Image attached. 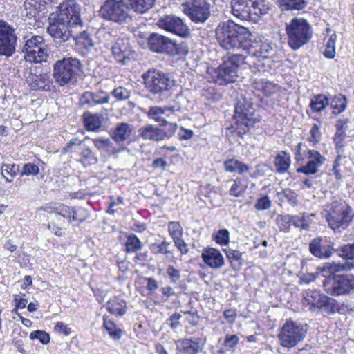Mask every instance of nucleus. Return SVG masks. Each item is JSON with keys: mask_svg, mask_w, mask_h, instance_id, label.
<instances>
[{"mask_svg": "<svg viewBox=\"0 0 354 354\" xmlns=\"http://www.w3.org/2000/svg\"><path fill=\"white\" fill-rule=\"evenodd\" d=\"M249 30L239 26L231 20L221 22L216 29V39L223 49L235 51L239 49L246 50L250 46Z\"/></svg>", "mask_w": 354, "mask_h": 354, "instance_id": "1", "label": "nucleus"}, {"mask_svg": "<svg viewBox=\"0 0 354 354\" xmlns=\"http://www.w3.org/2000/svg\"><path fill=\"white\" fill-rule=\"evenodd\" d=\"M287 44L293 50H297L309 43L313 35V29L304 18L294 17L285 24Z\"/></svg>", "mask_w": 354, "mask_h": 354, "instance_id": "2", "label": "nucleus"}, {"mask_svg": "<svg viewBox=\"0 0 354 354\" xmlns=\"http://www.w3.org/2000/svg\"><path fill=\"white\" fill-rule=\"evenodd\" d=\"M324 216L330 228L339 232L349 225L354 218V213L345 201L339 200L326 205Z\"/></svg>", "mask_w": 354, "mask_h": 354, "instance_id": "3", "label": "nucleus"}, {"mask_svg": "<svg viewBox=\"0 0 354 354\" xmlns=\"http://www.w3.org/2000/svg\"><path fill=\"white\" fill-rule=\"evenodd\" d=\"M24 55L19 60V56L12 60V64L17 68L26 66L27 62L41 63L46 62L48 56V49L41 36L35 35L28 39L22 48Z\"/></svg>", "mask_w": 354, "mask_h": 354, "instance_id": "4", "label": "nucleus"}, {"mask_svg": "<svg viewBox=\"0 0 354 354\" xmlns=\"http://www.w3.org/2000/svg\"><path fill=\"white\" fill-rule=\"evenodd\" d=\"M246 57L239 53H228L222 57V63L214 68V82L219 85L235 82L239 77V70L246 63Z\"/></svg>", "mask_w": 354, "mask_h": 354, "instance_id": "5", "label": "nucleus"}, {"mask_svg": "<svg viewBox=\"0 0 354 354\" xmlns=\"http://www.w3.org/2000/svg\"><path fill=\"white\" fill-rule=\"evenodd\" d=\"M83 65L76 57H64L53 64V78L59 86L74 84L82 71Z\"/></svg>", "mask_w": 354, "mask_h": 354, "instance_id": "6", "label": "nucleus"}, {"mask_svg": "<svg viewBox=\"0 0 354 354\" xmlns=\"http://www.w3.org/2000/svg\"><path fill=\"white\" fill-rule=\"evenodd\" d=\"M235 124L232 125L236 134L241 137L247 133L254 124L260 120L252 102L246 98L239 100L234 110Z\"/></svg>", "mask_w": 354, "mask_h": 354, "instance_id": "7", "label": "nucleus"}, {"mask_svg": "<svg viewBox=\"0 0 354 354\" xmlns=\"http://www.w3.org/2000/svg\"><path fill=\"white\" fill-rule=\"evenodd\" d=\"M145 88L153 95H160L174 86V80L169 74L151 68L142 74Z\"/></svg>", "mask_w": 354, "mask_h": 354, "instance_id": "8", "label": "nucleus"}, {"mask_svg": "<svg viewBox=\"0 0 354 354\" xmlns=\"http://www.w3.org/2000/svg\"><path fill=\"white\" fill-rule=\"evenodd\" d=\"M97 13L101 19L118 25L127 24L131 19L123 0H105Z\"/></svg>", "mask_w": 354, "mask_h": 354, "instance_id": "9", "label": "nucleus"}, {"mask_svg": "<svg viewBox=\"0 0 354 354\" xmlns=\"http://www.w3.org/2000/svg\"><path fill=\"white\" fill-rule=\"evenodd\" d=\"M307 331V324L289 319L281 328L278 338L283 347L291 348L304 339Z\"/></svg>", "mask_w": 354, "mask_h": 354, "instance_id": "10", "label": "nucleus"}, {"mask_svg": "<svg viewBox=\"0 0 354 354\" xmlns=\"http://www.w3.org/2000/svg\"><path fill=\"white\" fill-rule=\"evenodd\" d=\"M324 291L333 297L346 295L354 292V275L330 274L322 281Z\"/></svg>", "mask_w": 354, "mask_h": 354, "instance_id": "11", "label": "nucleus"}, {"mask_svg": "<svg viewBox=\"0 0 354 354\" xmlns=\"http://www.w3.org/2000/svg\"><path fill=\"white\" fill-rule=\"evenodd\" d=\"M303 304L309 307V310L315 311L324 309L328 313H334L337 309V302L333 298L329 297L320 291L308 289L303 293Z\"/></svg>", "mask_w": 354, "mask_h": 354, "instance_id": "12", "label": "nucleus"}, {"mask_svg": "<svg viewBox=\"0 0 354 354\" xmlns=\"http://www.w3.org/2000/svg\"><path fill=\"white\" fill-rule=\"evenodd\" d=\"M80 12L78 3L74 0H66L59 4L57 12L53 15L75 30L83 25Z\"/></svg>", "mask_w": 354, "mask_h": 354, "instance_id": "13", "label": "nucleus"}, {"mask_svg": "<svg viewBox=\"0 0 354 354\" xmlns=\"http://www.w3.org/2000/svg\"><path fill=\"white\" fill-rule=\"evenodd\" d=\"M48 21L47 32L55 44L61 45L66 42L71 43L75 30L53 14L49 17Z\"/></svg>", "mask_w": 354, "mask_h": 354, "instance_id": "14", "label": "nucleus"}, {"mask_svg": "<svg viewBox=\"0 0 354 354\" xmlns=\"http://www.w3.org/2000/svg\"><path fill=\"white\" fill-rule=\"evenodd\" d=\"M183 12L195 23H205L210 16L207 0H186L182 3Z\"/></svg>", "mask_w": 354, "mask_h": 354, "instance_id": "15", "label": "nucleus"}, {"mask_svg": "<svg viewBox=\"0 0 354 354\" xmlns=\"http://www.w3.org/2000/svg\"><path fill=\"white\" fill-rule=\"evenodd\" d=\"M147 46L150 50L157 53L177 55L179 45L175 40L156 32L150 33L147 37Z\"/></svg>", "mask_w": 354, "mask_h": 354, "instance_id": "16", "label": "nucleus"}, {"mask_svg": "<svg viewBox=\"0 0 354 354\" xmlns=\"http://www.w3.org/2000/svg\"><path fill=\"white\" fill-rule=\"evenodd\" d=\"M15 28L0 20V55L11 57L15 52L17 37Z\"/></svg>", "mask_w": 354, "mask_h": 354, "instance_id": "17", "label": "nucleus"}, {"mask_svg": "<svg viewBox=\"0 0 354 354\" xmlns=\"http://www.w3.org/2000/svg\"><path fill=\"white\" fill-rule=\"evenodd\" d=\"M158 26L179 37L187 38L191 35V30L183 20L175 15H166L158 21Z\"/></svg>", "mask_w": 354, "mask_h": 354, "instance_id": "18", "label": "nucleus"}, {"mask_svg": "<svg viewBox=\"0 0 354 354\" xmlns=\"http://www.w3.org/2000/svg\"><path fill=\"white\" fill-rule=\"evenodd\" d=\"M335 250L333 242L327 236L315 237L309 243L310 252L319 259L329 258Z\"/></svg>", "mask_w": 354, "mask_h": 354, "instance_id": "19", "label": "nucleus"}, {"mask_svg": "<svg viewBox=\"0 0 354 354\" xmlns=\"http://www.w3.org/2000/svg\"><path fill=\"white\" fill-rule=\"evenodd\" d=\"M110 48L115 61L122 65L127 64L134 54L129 41L123 38L116 39Z\"/></svg>", "mask_w": 354, "mask_h": 354, "instance_id": "20", "label": "nucleus"}, {"mask_svg": "<svg viewBox=\"0 0 354 354\" xmlns=\"http://www.w3.org/2000/svg\"><path fill=\"white\" fill-rule=\"evenodd\" d=\"M253 0H232V13L241 20L252 21Z\"/></svg>", "mask_w": 354, "mask_h": 354, "instance_id": "21", "label": "nucleus"}, {"mask_svg": "<svg viewBox=\"0 0 354 354\" xmlns=\"http://www.w3.org/2000/svg\"><path fill=\"white\" fill-rule=\"evenodd\" d=\"M26 80L32 89L46 90L49 87L50 77L46 73L38 74L37 68H29V71L25 73Z\"/></svg>", "mask_w": 354, "mask_h": 354, "instance_id": "22", "label": "nucleus"}, {"mask_svg": "<svg viewBox=\"0 0 354 354\" xmlns=\"http://www.w3.org/2000/svg\"><path fill=\"white\" fill-rule=\"evenodd\" d=\"M109 98V95L104 91H98L97 92L86 91L82 94L80 98V104L91 108L96 105L108 103Z\"/></svg>", "mask_w": 354, "mask_h": 354, "instance_id": "23", "label": "nucleus"}, {"mask_svg": "<svg viewBox=\"0 0 354 354\" xmlns=\"http://www.w3.org/2000/svg\"><path fill=\"white\" fill-rule=\"evenodd\" d=\"M201 257L203 261L211 268L219 269L225 264L222 254L218 250L214 248H204Z\"/></svg>", "mask_w": 354, "mask_h": 354, "instance_id": "24", "label": "nucleus"}, {"mask_svg": "<svg viewBox=\"0 0 354 354\" xmlns=\"http://www.w3.org/2000/svg\"><path fill=\"white\" fill-rule=\"evenodd\" d=\"M246 50L252 57L258 59L257 62H254L255 67L259 70L264 69L265 62H262L260 59H262L263 61L268 60L269 53L272 50V46L266 43L261 45L259 48H255L250 44Z\"/></svg>", "mask_w": 354, "mask_h": 354, "instance_id": "25", "label": "nucleus"}, {"mask_svg": "<svg viewBox=\"0 0 354 354\" xmlns=\"http://www.w3.org/2000/svg\"><path fill=\"white\" fill-rule=\"evenodd\" d=\"M138 136L144 140L160 142L164 140V129L152 124H146L138 130Z\"/></svg>", "mask_w": 354, "mask_h": 354, "instance_id": "26", "label": "nucleus"}, {"mask_svg": "<svg viewBox=\"0 0 354 354\" xmlns=\"http://www.w3.org/2000/svg\"><path fill=\"white\" fill-rule=\"evenodd\" d=\"M132 133L131 127L126 122H119L111 129V137L117 144H123Z\"/></svg>", "mask_w": 354, "mask_h": 354, "instance_id": "27", "label": "nucleus"}, {"mask_svg": "<svg viewBox=\"0 0 354 354\" xmlns=\"http://www.w3.org/2000/svg\"><path fill=\"white\" fill-rule=\"evenodd\" d=\"M95 147L101 153L115 154L122 151V149L116 147L110 138H95L92 140Z\"/></svg>", "mask_w": 354, "mask_h": 354, "instance_id": "28", "label": "nucleus"}, {"mask_svg": "<svg viewBox=\"0 0 354 354\" xmlns=\"http://www.w3.org/2000/svg\"><path fill=\"white\" fill-rule=\"evenodd\" d=\"M46 1L45 0H26L24 6L26 15L29 18H36L39 12L46 9Z\"/></svg>", "mask_w": 354, "mask_h": 354, "instance_id": "29", "label": "nucleus"}, {"mask_svg": "<svg viewBox=\"0 0 354 354\" xmlns=\"http://www.w3.org/2000/svg\"><path fill=\"white\" fill-rule=\"evenodd\" d=\"M127 309L126 301L119 297H114L106 303V310L112 315L122 316L125 314Z\"/></svg>", "mask_w": 354, "mask_h": 354, "instance_id": "30", "label": "nucleus"}, {"mask_svg": "<svg viewBox=\"0 0 354 354\" xmlns=\"http://www.w3.org/2000/svg\"><path fill=\"white\" fill-rule=\"evenodd\" d=\"M252 21L257 22L261 16L265 15L271 8V3L268 0H253Z\"/></svg>", "mask_w": 354, "mask_h": 354, "instance_id": "31", "label": "nucleus"}, {"mask_svg": "<svg viewBox=\"0 0 354 354\" xmlns=\"http://www.w3.org/2000/svg\"><path fill=\"white\" fill-rule=\"evenodd\" d=\"M78 161L84 166L87 167L97 164L98 159L95 152H93L90 147L85 145L82 146V149H79Z\"/></svg>", "mask_w": 354, "mask_h": 354, "instance_id": "32", "label": "nucleus"}, {"mask_svg": "<svg viewBox=\"0 0 354 354\" xmlns=\"http://www.w3.org/2000/svg\"><path fill=\"white\" fill-rule=\"evenodd\" d=\"M156 0H128L129 7L135 12L143 14L152 8Z\"/></svg>", "mask_w": 354, "mask_h": 354, "instance_id": "33", "label": "nucleus"}, {"mask_svg": "<svg viewBox=\"0 0 354 354\" xmlns=\"http://www.w3.org/2000/svg\"><path fill=\"white\" fill-rule=\"evenodd\" d=\"M71 41L75 42L76 44L84 46L88 50H90L95 46V42L93 39H92L91 35L86 30L79 33L76 32L75 30Z\"/></svg>", "mask_w": 354, "mask_h": 354, "instance_id": "34", "label": "nucleus"}, {"mask_svg": "<svg viewBox=\"0 0 354 354\" xmlns=\"http://www.w3.org/2000/svg\"><path fill=\"white\" fill-rule=\"evenodd\" d=\"M224 169L228 172H238L243 175L247 173L250 167L248 165L236 159H228L224 162Z\"/></svg>", "mask_w": 354, "mask_h": 354, "instance_id": "35", "label": "nucleus"}, {"mask_svg": "<svg viewBox=\"0 0 354 354\" xmlns=\"http://www.w3.org/2000/svg\"><path fill=\"white\" fill-rule=\"evenodd\" d=\"M276 171L279 174L286 173L290 165V155L284 151L279 153L274 159Z\"/></svg>", "mask_w": 354, "mask_h": 354, "instance_id": "36", "label": "nucleus"}, {"mask_svg": "<svg viewBox=\"0 0 354 354\" xmlns=\"http://www.w3.org/2000/svg\"><path fill=\"white\" fill-rule=\"evenodd\" d=\"M83 118L84 126L88 131H97L102 126V117L98 114L84 113Z\"/></svg>", "mask_w": 354, "mask_h": 354, "instance_id": "37", "label": "nucleus"}, {"mask_svg": "<svg viewBox=\"0 0 354 354\" xmlns=\"http://www.w3.org/2000/svg\"><path fill=\"white\" fill-rule=\"evenodd\" d=\"M226 257L228 259L231 267L234 270H238L242 266V253L239 250L233 249L224 250Z\"/></svg>", "mask_w": 354, "mask_h": 354, "instance_id": "38", "label": "nucleus"}, {"mask_svg": "<svg viewBox=\"0 0 354 354\" xmlns=\"http://www.w3.org/2000/svg\"><path fill=\"white\" fill-rule=\"evenodd\" d=\"M124 246L126 252L137 253L142 248L143 245L136 235L131 234L127 236Z\"/></svg>", "mask_w": 354, "mask_h": 354, "instance_id": "39", "label": "nucleus"}, {"mask_svg": "<svg viewBox=\"0 0 354 354\" xmlns=\"http://www.w3.org/2000/svg\"><path fill=\"white\" fill-rule=\"evenodd\" d=\"M20 166L16 164L3 163L1 167V175L5 178L6 183H11L13 178L19 172Z\"/></svg>", "mask_w": 354, "mask_h": 354, "instance_id": "40", "label": "nucleus"}, {"mask_svg": "<svg viewBox=\"0 0 354 354\" xmlns=\"http://www.w3.org/2000/svg\"><path fill=\"white\" fill-rule=\"evenodd\" d=\"M89 217L87 210L82 207H72L70 223L77 225Z\"/></svg>", "mask_w": 354, "mask_h": 354, "instance_id": "41", "label": "nucleus"}, {"mask_svg": "<svg viewBox=\"0 0 354 354\" xmlns=\"http://www.w3.org/2000/svg\"><path fill=\"white\" fill-rule=\"evenodd\" d=\"M103 326L109 333L110 337L114 340H120L122 337V330L118 328L114 322L109 319L106 316L103 317Z\"/></svg>", "mask_w": 354, "mask_h": 354, "instance_id": "42", "label": "nucleus"}, {"mask_svg": "<svg viewBox=\"0 0 354 354\" xmlns=\"http://www.w3.org/2000/svg\"><path fill=\"white\" fill-rule=\"evenodd\" d=\"M180 344L182 350L187 354H196L200 350L198 339H183Z\"/></svg>", "mask_w": 354, "mask_h": 354, "instance_id": "43", "label": "nucleus"}, {"mask_svg": "<svg viewBox=\"0 0 354 354\" xmlns=\"http://www.w3.org/2000/svg\"><path fill=\"white\" fill-rule=\"evenodd\" d=\"M329 104L328 99L324 95L319 94L315 95L310 100V106L314 112H321L327 105Z\"/></svg>", "mask_w": 354, "mask_h": 354, "instance_id": "44", "label": "nucleus"}, {"mask_svg": "<svg viewBox=\"0 0 354 354\" xmlns=\"http://www.w3.org/2000/svg\"><path fill=\"white\" fill-rule=\"evenodd\" d=\"M171 243L162 241L160 243H153L149 246L151 252L156 255L164 254L168 255L172 253V250H170Z\"/></svg>", "mask_w": 354, "mask_h": 354, "instance_id": "45", "label": "nucleus"}, {"mask_svg": "<svg viewBox=\"0 0 354 354\" xmlns=\"http://www.w3.org/2000/svg\"><path fill=\"white\" fill-rule=\"evenodd\" d=\"M247 187V183H243L241 178H236L233 180V184L229 190V194L234 197H240L243 195Z\"/></svg>", "mask_w": 354, "mask_h": 354, "instance_id": "46", "label": "nucleus"}, {"mask_svg": "<svg viewBox=\"0 0 354 354\" xmlns=\"http://www.w3.org/2000/svg\"><path fill=\"white\" fill-rule=\"evenodd\" d=\"M346 99L342 94L335 95L330 101V106L334 110V114H339L344 111L346 107Z\"/></svg>", "mask_w": 354, "mask_h": 354, "instance_id": "47", "label": "nucleus"}, {"mask_svg": "<svg viewBox=\"0 0 354 354\" xmlns=\"http://www.w3.org/2000/svg\"><path fill=\"white\" fill-rule=\"evenodd\" d=\"M282 10H301L306 5V0H279Z\"/></svg>", "mask_w": 354, "mask_h": 354, "instance_id": "48", "label": "nucleus"}, {"mask_svg": "<svg viewBox=\"0 0 354 354\" xmlns=\"http://www.w3.org/2000/svg\"><path fill=\"white\" fill-rule=\"evenodd\" d=\"M308 218L309 216L306 213H301L298 215L290 216L291 225H293L296 227L308 230L309 229Z\"/></svg>", "mask_w": 354, "mask_h": 354, "instance_id": "49", "label": "nucleus"}, {"mask_svg": "<svg viewBox=\"0 0 354 354\" xmlns=\"http://www.w3.org/2000/svg\"><path fill=\"white\" fill-rule=\"evenodd\" d=\"M164 110L162 108L153 106L149 109L148 111L149 118L154 120L156 122L159 123L160 126H166L167 121L162 116L164 113Z\"/></svg>", "mask_w": 354, "mask_h": 354, "instance_id": "50", "label": "nucleus"}, {"mask_svg": "<svg viewBox=\"0 0 354 354\" xmlns=\"http://www.w3.org/2000/svg\"><path fill=\"white\" fill-rule=\"evenodd\" d=\"M337 35L334 32L329 36L326 44V48L324 55L326 57L332 59L335 56V42Z\"/></svg>", "mask_w": 354, "mask_h": 354, "instance_id": "51", "label": "nucleus"}, {"mask_svg": "<svg viewBox=\"0 0 354 354\" xmlns=\"http://www.w3.org/2000/svg\"><path fill=\"white\" fill-rule=\"evenodd\" d=\"M111 95L118 101H123L129 98L131 91L124 86L115 87L111 93Z\"/></svg>", "mask_w": 354, "mask_h": 354, "instance_id": "52", "label": "nucleus"}, {"mask_svg": "<svg viewBox=\"0 0 354 354\" xmlns=\"http://www.w3.org/2000/svg\"><path fill=\"white\" fill-rule=\"evenodd\" d=\"M346 137V133L339 131L336 130V132L335 133L333 141L335 146V149L337 153H344V142Z\"/></svg>", "mask_w": 354, "mask_h": 354, "instance_id": "53", "label": "nucleus"}, {"mask_svg": "<svg viewBox=\"0 0 354 354\" xmlns=\"http://www.w3.org/2000/svg\"><path fill=\"white\" fill-rule=\"evenodd\" d=\"M276 223L280 231L288 232L291 225L290 216L286 215H278L276 218Z\"/></svg>", "mask_w": 354, "mask_h": 354, "instance_id": "54", "label": "nucleus"}, {"mask_svg": "<svg viewBox=\"0 0 354 354\" xmlns=\"http://www.w3.org/2000/svg\"><path fill=\"white\" fill-rule=\"evenodd\" d=\"M346 159V156L344 153H337V156L333 162V171L335 178L338 180L342 178V171L340 166L342 165V162Z\"/></svg>", "mask_w": 354, "mask_h": 354, "instance_id": "55", "label": "nucleus"}, {"mask_svg": "<svg viewBox=\"0 0 354 354\" xmlns=\"http://www.w3.org/2000/svg\"><path fill=\"white\" fill-rule=\"evenodd\" d=\"M306 158L310 162L316 164L318 167L322 166L326 158L320 154L319 152L315 150H308Z\"/></svg>", "mask_w": 354, "mask_h": 354, "instance_id": "56", "label": "nucleus"}, {"mask_svg": "<svg viewBox=\"0 0 354 354\" xmlns=\"http://www.w3.org/2000/svg\"><path fill=\"white\" fill-rule=\"evenodd\" d=\"M168 230L169 235L173 239L182 236L183 228L178 222H169L168 224Z\"/></svg>", "mask_w": 354, "mask_h": 354, "instance_id": "57", "label": "nucleus"}, {"mask_svg": "<svg viewBox=\"0 0 354 354\" xmlns=\"http://www.w3.org/2000/svg\"><path fill=\"white\" fill-rule=\"evenodd\" d=\"M30 339H38L41 344H47L50 342V335L44 330H35L30 334Z\"/></svg>", "mask_w": 354, "mask_h": 354, "instance_id": "58", "label": "nucleus"}, {"mask_svg": "<svg viewBox=\"0 0 354 354\" xmlns=\"http://www.w3.org/2000/svg\"><path fill=\"white\" fill-rule=\"evenodd\" d=\"M214 241L221 245H227L230 241V233L227 229L219 230L214 236Z\"/></svg>", "mask_w": 354, "mask_h": 354, "instance_id": "59", "label": "nucleus"}, {"mask_svg": "<svg viewBox=\"0 0 354 354\" xmlns=\"http://www.w3.org/2000/svg\"><path fill=\"white\" fill-rule=\"evenodd\" d=\"M318 166L313 162L308 160L306 165L297 169V172L303 173L306 175L315 174L318 171Z\"/></svg>", "mask_w": 354, "mask_h": 354, "instance_id": "60", "label": "nucleus"}, {"mask_svg": "<svg viewBox=\"0 0 354 354\" xmlns=\"http://www.w3.org/2000/svg\"><path fill=\"white\" fill-rule=\"evenodd\" d=\"M39 168L34 163H26L23 165L22 170L21 171V176H36L39 174Z\"/></svg>", "mask_w": 354, "mask_h": 354, "instance_id": "61", "label": "nucleus"}, {"mask_svg": "<svg viewBox=\"0 0 354 354\" xmlns=\"http://www.w3.org/2000/svg\"><path fill=\"white\" fill-rule=\"evenodd\" d=\"M72 207L62 205L56 207L55 210V217L57 218L59 216H62L64 218H67L70 223V218L71 216Z\"/></svg>", "mask_w": 354, "mask_h": 354, "instance_id": "62", "label": "nucleus"}, {"mask_svg": "<svg viewBox=\"0 0 354 354\" xmlns=\"http://www.w3.org/2000/svg\"><path fill=\"white\" fill-rule=\"evenodd\" d=\"M166 273L170 279L171 283L177 284L180 279V272L176 269L173 266H169L167 268Z\"/></svg>", "mask_w": 354, "mask_h": 354, "instance_id": "63", "label": "nucleus"}, {"mask_svg": "<svg viewBox=\"0 0 354 354\" xmlns=\"http://www.w3.org/2000/svg\"><path fill=\"white\" fill-rule=\"evenodd\" d=\"M341 253L339 254L342 257L347 259H354V242L352 244L344 245L341 248Z\"/></svg>", "mask_w": 354, "mask_h": 354, "instance_id": "64", "label": "nucleus"}]
</instances>
